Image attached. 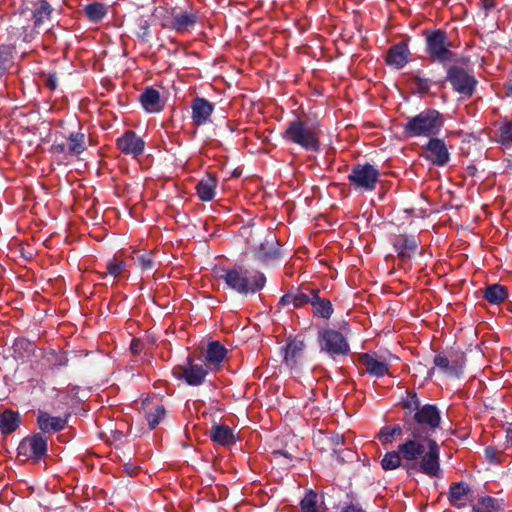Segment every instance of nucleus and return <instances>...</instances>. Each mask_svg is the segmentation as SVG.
Returning <instances> with one entry per match:
<instances>
[{
  "mask_svg": "<svg viewBox=\"0 0 512 512\" xmlns=\"http://www.w3.org/2000/svg\"><path fill=\"white\" fill-rule=\"evenodd\" d=\"M409 430L412 433V438L406 440L398 446L401 456L406 461L419 460L417 470L431 478L439 477L440 463H439V446L436 441L427 437H420L418 435V428L414 427V423H409Z\"/></svg>",
  "mask_w": 512,
  "mask_h": 512,
  "instance_id": "f257e3e1",
  "label": "nucleus"
},
{
  "mask_svg": "<svg viewBox=\"0 0 512 512\" xmlns=\"http://www.w3.org/2000/svg\"><path fill=\"white\" fill-rule=\"evenodd\" d=\"M220 278L230 289L245 295L260 291L266 283V277L263 273H252L240 266L223 270Z\"/></svg>",
  "mask_w": 512,
  "mask_h": 512,
  "instance_id": "f03ea898",
  "label": "nucleus"
},
{
  "mask_svg": "<svg viewBox=\"0 0 512 512\" xmlns=\"http://www.w3.org/2000/svg\"><path fill=\"white\" fill-rule=\"evenodd\" d=\"M443 123V117L437 110L426 109L408 119L404 133L407 137H431L440 132Z\"/></svg>",
  "mask_w": 512,
  "mask_h": 512,
  "instance_id": "7ed1b4c3",
  "label": "nucleus"
},
{
  "mask_svg": "<svg viewBox=\"0 0 512 512\" xmlns=\"http://www.w3.org/2000/svg\"><path fill=\"white\" fill-rule=\"evenodd\" d=\"M284 138L307 151H317L320 147L318 127L300 120L289 123Z\"/></svg>",
  "mask_w": 512,
  "mask_h": 512,
  "instance_id": "20e7f679",
  "label": "nucleus"
},
{
  "mask_svg": "<svg viewBox=\"0 0 512 512\" xmlns=\"http://www.w3.org/2000/svg\"><path fill=\"white\" fill-rule=\"evenodd\" d=\"M378 178L379 171L370 164H357L348 175L350 183L361 191L374 190Z\"/></svg>",
  "mask_w": 512,
  "mask_h": 512,
  "instance_id": "39448f33",
  "label": "nucleus"
},
{
  "mask_svg": "<svg viewBox=\"0 0 512 512\" xmlns=\"http://www.w3.org/2000/svg\"><path fill=\"white\" fill-rule=\"evenodd\" d=\"M319 345L321 350L331 357L347 355L350 351L345 337L339 331L333 329L319 332Z\"/></svg>",
  "mask_w": 512,
  "mask_h": 512,
  "instance_id": "423d86ee",
  "label": "nucleus"
},
{
  "mask_svg": "<svg viewBox=\"0 0 512 512\" xmlns=\"http://www.w3.org/2000/svg\"><path fill=\"white\" fill-rule=\"evenodd\" d=\"M207 374L206 364L196 363L191 357H188L183 365H178L173 369V375L177 379H183L190 386L201 385Z\"/></svg>",
  "mask_w": 512,
  "mask_h": 512,
  "instance_id": "0eeeda50",
  "label": "nucleus"
},
{
  "mask_svg": "<svg viewBox=\"0 0 512 512\" xmlns=\"http://www.w3.org/2000/svg\"><path fill=\"white\" fill-rule=\"evenodd\" d=\"M17 451L24 460L39 461L47 453V437L39 433L27 436L19 443Z\"/></svg>",
  "mask_w": 512,
  "mask_h": 512,
  "instance_id": "6e6552de",
  "label": "nucleus"
},
{
  "mask_svg": "<svg viewBox=\"0 0 512 512\" xmlns=\"http://www.w3.org/2000/svg\"><path fill=\"white\" fill-rule=\"evenodd\" d=\"M427 51L438 62L445 63L451 60L452 53L449 50V42L446 32L435 30L426 37Z\"/></svg>",
  "mask_w": 512,
  "mask_h": 512,
  "instance_id": "1a4fd4ad",
  "label": "nucleus"
},
{
  "mask_svg": "<svg viewBox=\"0 0 512 512\" xmlns=\"http://www.w3.org/2000/svg\"><path fill=\"white\" fill-rule=\"evenodd\" d=\"M465 361V355L461 351L438 354L434 358L435 366L451 377H458L462 373Z\"/></svg>",
  "mask_w": 512,
  "mask_h": 512,
  "instance_id": "9d476101",
  "label": "nucleus"
},
{
  "mask_svg": "<svg viewBox=\"0 0 512 512\" xmlns=\"http://www.w3.org/2000/svg\"><path fill=\"white\" fill-rule=\"evenodd\" d=\"M447 79L453 86L454 90L464 96H471L474 92L477 81L459 67H450L447 73Z\"/></svg>",
  "mask_w": 512,
  "mask_h": 512,
  "instance_id": "9b49d317",
  "label": "nucleus"
},
{
  "mask_svg": "<svg viewBox=\"0 0 512 512\" xmlns=\"http://www.w3.org/2000/svg\"><path fill=\"white\" fill-rule=\"evenodd\" d=\"M413 420L424 430L434 431L440 424L441 416L436 406L426 404L415 412Z\"/></svg>",
  "mask_w": 512,
  "mask_h": 512,
  "instance_id": "f8f14e48",
  "label": "nucleus"
},
{
  "mask_svg": "<svg viewBox=\"0 0 512 512\" xmlns=\"http://www.w3.org/2000/svg\"><path fill=\"white\" fill-rule=\"evenodd\" d=\"M214 104L202 97H196L191 102V119L195 126H203L211 121Z\"/></svg>",
  "mask_w": 512,
  "mask_h": 512,
  "instance_id": "ddd939ff",
  "label": "nucleus"
},
{
  "mask_svg": "<svg viewBox=\"0 0 512 512\" xmlns=\"http://www.w3.org/2000/svg\"><path fill=\"white\" fill-rule=\"evenodd\" d=\"M426 158L433 164L444 166L449 161L446 144L439 138H432L425 147Z\"/></svg>",
  "mask_w": 512,
  "mask_h": 512,
  "instance_id": "4468645a",
  "label": "nucleus"
},
{
  "mask_svg": "<svg viewBox=\"0 0 512 512\" xmlns=\"http://www.w3.org/2000/svg\"><path fill=\"white\" fill-rule=\"evenodd\" d=\"M145 143L141 137L137 136L133 131L125 132L120 138L117 139L118 149L127 155L134 157L142 154Z\"/></svg>",
  "mask_w": 512,
  "mask_h": 512,
  "instance_id": "2eb2a0df",
  "label": "nucleus"
},
{
  "mask_svg": "<svg viewBox=\"0 0 512 512\" xmlns=\"http://www.w3.org/2000/svg\"><path fill=\"white\" fill-rule=\"evenodd\" d=\"M227 349L218 341H212L208 344L206 351V366L211 371H216L220 368L222 361L225 359Z\"/></svg>",
  "mask_w": 512,
  "mask_h": 512,
  "instance_id": "dca6fc26",
  "label": "nucleus"
},
{
  "mask_svg": "<svg viewBox=\"0 0 512 512\" xmlns=\"http://www.w3.org/2000/svg\"><path fill=\"white\" fill-rule=\"evenodd\" d=\"M393 246L402 259L411 258L417 251L418 241L414 236L398 235L393 239Z\"/></svg>",
  "mask_w": 512,
  "mask_h": 512,
  "instance_id": "f3484780",
  "label": "nucleus"
},
{
  "mask_svg": "<svg viewBox=\"0 0 512 512\" xmlns=\"http://www.w3.org/2000/svg\"><path fill=\"white\" fill-rule=\"evenodd\" d=\"M471 489L467 483L459 482L451 485L449 501L456 508H463L471 500Z\"/></svg>",
  "mask_w": 512,
  "mask_h": 512,
  "instance_id": "a211bd4d",
  "label": "nucleus"
},
{
  "mask_svg": "<svg viewBox=\"0 0 512 512\" xmlns=\"http://www.w3.org/2000/svg\"><path fill=\"white\" fill-rule=\"evenodd\" d=\"M278 241L273 233H268L264 241L254 249L255 256L263 261L275 259L278 256Z\"/></svg>",
  "mask_w": 512,
  "mask_h": 512,
  "instance_id": "6ab92c4d",
  "label": "nucleus"
},
{
  "mask_svg": "<svg viewBox=\"0 0 512 512\" xmlns=\"http://www.w3.org/2000/svg\"><path fill=\"white\" fill-rule=\"evenodd\" d=\"M360 362L371 376L382 377L389 372V364L386 361L379 360L374 355L363 354L360 357Z\"/></svg>",
  "mask_w": 512,
  "mask_h": 512,
  "instance_id": "aec40b11",
  "label": "nucleus"
},
{
  "mask_svg": "<svg viewBox=\"0 0 512 512\" xmlns=\"http://www.w3.org/2000/svg\"><path fill=\"white\" fill-rule=\"evenodd\" d=\"M140 102L143 109L148 113H158L163 107L164 103L161 100L160 93L154 88H146L140 95Z\"/></svg>",
  "mask_w": 512,
  "mask_h": 512,
  "instance_id": "412c9836",
  "label": "nucleus"
},
{
  "mask_svg": "<svg viewBox=\"0 0 512 512\" xmlns=\"http://www.w3.org/2000/svg\"><path fill=\"white\" fill-rule=\"evenodd\" d=\"M409 49L406 44L400 43L390 48L386 62L388 65L393 66L396 69H401L408 62Z\"/></svg>",
  "mask_w": 512,
  "mask_h": 512,
  "instance_id": "4be33fe9",
  "label": "nucleus"
},
{
  "mask_svg": "<svg viewBox=\"0 0 512 512\" xmlns=\"http://www.w3.org/2000/svg\"><path fill=\"white\" fill-rule=\"evenodd\" d=\"M197 22V15L192 12H181L173 16L170 23H164V27L174 29L178 32L187 31Z\"/></svg>",
  "mask_w": 512,
  "mask_h": 512,
  "instance_id": "5701e85b",
  "label": "nucleus"
},
{
  "mask_svg": "<svg viewBox=\"0 0 512 512\" xmlns=\"http://www.w3.org/2000/svg\"><path fill=\"white\" fill-rule=\"evenodd\" d=\"M305 344L302 340L291 339L288 341L286 346L282 348L283 360L289 367H294L297 363V359L301 357L304 350Z\"/></svg>",
  "mask_w": 512,
  "mask_h": 512,
  "instance_id": "b1692460",
  "label": "nucleus"
},
{
  "mask_svg": "<svg viewBox=\"0 0 512 512\" xmlns=\"http://www.w3.org/2000/svg\"><path fill=\"white\" fill-rule=\"evenodd\" d=\"M39 429L44 433L57 432L66 425V420L61 417L50 416L47 413H40L37 417Z\"/></svg>",
  "mask_w": 512,
  "mask_h": 512,
  "instance_id": "393cba45",
  "label": "nucleus"
},
{
  "mask_svg": "<svg viewBox=\"0 0 512 512\" xmlns=\"http://www.w3.org/2000/svg\"><path fill=\"white\" fill-rule=\"evenodd\" d=\"M21 423L20 414L11 409H6L0 414V432L1 434H11Z\"/></svg>",
  "mask_w": 512,
  "mask_h": 512,
  "instance_id": "a878e982",
  "label": "nucleus"
},
{
  "mask_svg": "<svg viewBox=\"0 0 512 512\" xmlns=\"http://www.w3.org/2000/svg\"><path fill=\"white\" fill-rule=\"evenodd\" d=\"M505 502L491 496L479 499L478 504L472 507V512H504Z\"/></svg>",
  "mask_w": 512,
  "mask_h": 512,
  "instance_id": "bb28decb",
  "label": "nucleus"
},
{
  "mask_svg": "<svg viewBox=\"0 0 512 512\" xmlns=\"http://www.w3.org/2000/svg\"><path fill=\"white\" fill-rule=\"evenodd\" d=\"M217 178L209 174L197 184V194L202 201H211L215 196Z\"/></svg>",
  "mask_w": 512,
  "mask_h": 512,
  "instance_id": "cd10ccee",
  "label": "nucleus"
},
{
  "mask_svg": "<svg viewBox=\"0 0 512 512\" xmlns=\"http://www.w3.org/2000/svg\"><path fill=\"white\" fill-rule=\"evenodd\" d=\"M318 293L319 292L317 290H311V306L313 307L314 314L316 316L328 319L333 313L332 304L329 300L320 298Z\"/></svg>",
  "mask_w": 512,
  "mask_h": 512,
  "instance_id": "c85d7f7f",
  "label": "nucleus"
},
{
  "mask_svg": "<svg viewBox=\"0 0 512 512\" xmlns=\"http://www.w3.org/2000/svg\"><path fill=\"white\" fill-rule=\"evenodd\" d=\"M211 439L221 445H231L235 443L233 431L226 425H214L210 431Z\"/></svg>",
  "mask_w": 512,
  "mask_h": 512,
  "instance_id": "c756f323",
  "label": "nucleus"
},
{
  "mask_svg": "<svg viewBox=\"0 0 512 512\" xmlns=\"http://www.w3.org/2000/svg\"><path fill=\"white\" fill-rule=\"evenodd\" d=\"M280 303L283 305L292 304L294 307H302L308 303H312V294L311 290L309 293L304 291H299L297 293H288L282 296Z\"/></svg>",
  "mask_w": 512,
  "mask_h": 512,
  "instance_id": "7c9ffc66",
  "label": "nucleus"
},
{
  "mask_svg": "<svg viewBox=\"0 0 512 512\" xmlns=\"http://www.w3.org/2000/svg\"><path fill=\"white\" fill-rule=\"evenodd\" d=\"M508 296L507 290L500 284H493L486 288L484 298L491 304H500Z\"/></svg>",
  "mask_w": 512,
  "mask_h": 512,
  "instance_id": "2f4dec72",
  "label": "nucleus"
},
{
  "mask_svg": "<svg viewBox=\"0 0 512 512\" xmlns=\"http://www.w3.org/2000/svg\"><path fill=\"white\" fill-rule=\"evenodd\" d=\"M302 512H323V503L320 502L318 495L314 491L306 493L301 501Z\"/></svg>",
  "mask_w": 512,
  "mask_h": 512,
  "instance_id": "473e14b6",
  "label": "nucleus"
},
{
  "mask_svg": "<svg viewBox=\"0 0 512 512\" xmlns=\"http://www.w3.org/2000/svg\"><path fill=\"white\" fill-rule=\"evenodd\" d=\"M68 154L79 155L85 149V135L83 133H71L67 138Z\"/></svg>",
  "mask_w": 512,
  "mask_h": 512,
  "instance_id": "72a5a7b5",
  "label": "nucleus"
},
{
  "mask_svg": "<svg viewBox=\"0 0 512 512\" xmlns=\"http://www.w3.org/2000/svg\"><path fill=\"white\" fill-rule=\"evenodd\" d=\"M85 13L89 21L100 22L107 14V7L103 3L94 2L85 7Z\"/></svg>",
  "mask_w": 512,
  "mask_h": 512,
  "instance_id": "f704fd0d",
  "label": "nucleus"
},
{
  "mask_svg": "<svg viewBox=\"0 0 512 512\" xmlns=\"http://www.w3.org/2000/svg\"><path fill=\"white\" fill-rule=\"evenodd\" d=\"M52 12V8L48 2L42 0L37 5L33 11V19L36 27H39L41 24L45 22V20L49 19L50 14Z\"/></svg>",
  "mask_w": 512,
  "mask_h": 512,
  "instance_id": "c9c22d12",
  "label": "nucleus"
},
{
  "mask_svg": "<svg viewBox=\"0 0 512 512\" xmlns=\"http://www.w3.org/2000/svg\"><path fill=\"white\" fill-rule=\"evenodd\" d=\"M401 453L398 451H391L384 455L381 460V467L385 470H395L401 465Z\"/></svg>",
  "mask_w": 512,
  "mask_h": 512,
  "instance_id": "e433bc0d",
  "label": "nucleus"
},
{
  "mask_svg": "<svg viewBox=\"0 0 512 512\" xmlns=\"http://www.w3.org/2000/svg\"><path fill=\"white\" fill-rule=\"evenodd\" d=\"M498 141L509 148L512 146V122H503L498 129Z\"/></svg>",
  "mask_w": 512,
  "mask_h": 512,
  "instance_id": "4c0bfd02",
  "label": "nucleus"
},
{
  "mask_svg": "<svg viewBox=\"0 0 512 512\" xmlns=\"http://www.w3.org/2000/svg\"><path fill=\"white\" fill-rule=\"evenodd\" d=\"M134 263L139 266L142 271L151 270L154 267V261L150 254L136 253L132 256Z\"/></svg>",
  "mask_w": 512,
  "mask_h": 512,
  "instance_id": "58836bf2",
  "label": "nucleus"
},
{
  "mask_svg": "<svg viewBox=\"0 0 512 512\" xmlns=\"http://www.w3.org/2000/svg\"><path fill=\"white\" fill-rule=\"evenodd\" d=\"M165 415V409L162 405H157L153 412L147 414V421L151 429H154Z\"/></svg>",
  "mask_w": 512,
  "mask_h": 512,
  "instance_id": "ea45409f",
  "label": "nucleus"
},
{
  "mask_svg": "<svg viewBox=\"0 0 512 512\" xmlns=\"http://www.w3.org/2000/svg\"><path fill=\"white\" fill-rule=\"evenodd\" d=\"M11 53L5 46H0V79L6 74L11 63Z\"/></svg>",
  "mask_w": 512,
  "mask_h": 512,
  "instance_id": "a19ab883",
  "label": "nucleus"
},
{
  "mask_svg": "<svg viewBox=\"0 0 512 512\" xmlns=\"http://www.w3.org/2000/svg\"><path fill=\"white\" fill-rule=\"evenodd\" d=\"M410 85L417 92L425 93L430 89V80L427 78H423L418 75H415V76L411 77Z\"/></svg>",
  "mask_w": 512,
  "mask_h": 512,
  "instance_id": "79ce46f5",
  "label": "nucleus"
},
{
  "mask_svg": "<svg viewBox=\"0 0 512 512\" xmlns=\"http://www.w3.org/2000/svg\"><path fill=\"white\" fill-rule=\"evenodd\" d=\"M126 264L124 261L118 260L114 257L107 263V272L113 277H118L125 270Z\"/></svg>",
  "mask_w": 512,
  "mask_h": 512,
  "instance_id": "37998d69",
  "label": "nucleus"
},
{
  "mask_svg": "<svg viewBox=\"0 0 512 512\" xmlns=\"http://www.w3.org/2000/svg\"><path fill=\"white\" fill-rule=\"evenodd\" d=\"M401 433V428L399 426L395 427H385L381 430L379 439L382 443H388L391 441V438L395 435H399Z\"/></svg>",
  "mask_w": 512,
  "mask_h": 512,
  "instance_id": "c03bdc74",
  "label": "nucleus"
},
{
  "mask_svg": "<svg viewBox=\"0 0 512 512\" xmlns=\"http://www.w3.org/2000/svg\"><path fill=\"white\" fill-rule=\"evenodd\" d=\"M404 406L411 411H418L420 409V401L416 394L411 395L405 402Z\"/></svg>",
  "mask_w": 512,
  "mask_h": 512,
  "instance_id": "a18cd8bd",
  "label": "nucleus"
},
{
  "mask_svg": "<svg viewBox=\"0 0 512 512\" xmlns=\"http://www.w3.org/2000/svg\"><path fill=\"white\" fill-rule=\"evenodd\" d=\"M139 36L143 39L147 38V35H148V23H147V20L145 19H140L139 20Z\"/></svg>",
  "mask_w": 512,
  "mask_h": 512,
  "instance_id": "49530a36",
  "label": "nucleus"
},
{
  "mask_svg": "<svg viewBox=\"0 0 512 512\" xmlns=\"http://www.w3.org/2000/svg\"><path fill=\"white\" fill-rule=\"evenodd\" d=\"M481 7L485 11V13L488 14L491 10H493L496 7V1L495 0H481Z\"/></svg>",
  "mask_w": 512,
  "mask_h": 512,
  "instance_id": "de8ad7c7",
  "label": "nucleus"
},
{
  "mask_svg": "<svg viewBox=\"0 0 512 512\" xmlns=\"http://www.w3.org/2000/svg\"><path fill=\"white\" fill-rule=\"evenodd\" d=\"M52 149L57 153H68L67 143H56L52 146Z\"/></svg>",
  "mask_w": 512,
  "mask_h": 512,
  "instance_id": "09e8293b",
  "label": "nucleus"
},
{
  "mask_svg": "<svg viewBox=\"0 0 512 512\" xmlns=\"http://www.w3.org/2000/svg\"><path fill=\"white\" fill-rule=\"evenodd\" d=\"M341 512H366V511L358 505L350 504V505L344 507Z\"/></svg>",
  "mask_w": 512,
  "mask_h": 512,
  "instance_id": "8fccbe9b",
  "label": "nucleus"
},
{
  "mask_svg": "<svg viewBox=\"0 0 512 512\" xmlns=\"http://www.w3.org/2000/svg\"><path fill=\"white\" fill-rule=\"evenodd\" d=\"M485 455L490 461H495L497 459L496 457V449L493 447H487L485 449Z\"/></svg>",
  "mask_w": 512,
  "mask_h": 512,
  "instance_id": "3c124183",
  "label": "nucleus"
},
{
  "mask_svg": "<svg viewBox=\"0 0 512 512\" xmlns=\"http://www.w3.org/2000/svg\"><path fill=\"white\" fill-rule=\"evenodd\" d=\"M26 346L27 348H29L30 350H32V344L24 339H18L16 340L15 342V347H24Z\"/></svg>",
  "mask_w": 512,
  "mask_h": 512,
  "instance_id": "603ef678",
  "label": "nucleus"
},
{
  "mask_svg": "<svg viewBox=\"0 0 512 512\" xmlns=\"http://www.w3.org/2000/svg\"><path fill=\"white\" fill-rule=\"evenodd\" d=\"M131 350L133 353L137 354L141 351V344L138 340H133L131 343Z\"/></svg>",
  "mask_w": 512,
  "mask_h": 512,
  "instance_id": "864d4df0",
  "label": "nucleus"
},
{
  "mask_svg": "<svg viewBox=\"0 0 512 512\" xmlns=\"http://www.w3.org/2000/svg\"><path fill=\"white\" fill-rule=\"evenodd\" d=\"M506 441L512 447V423L506 430Z\"/></svg>",
  "mask_w": 512,
  "mask_h": 512,
  "instance_id": "5fc2aeb1",
  "label": "nucleus"
},
{
  "mask_svg": "<svg viewBox=\"0 0 512 512\" xmlns=\"http://www.w3.org/2000/svg\"><path fill=\"white\" fill-rule=\"evenodd\" d=\"M277 453H278V454H283V455H285V456H286V454H285V453H283V452H281V451H277Z\"/></svg>",
  "mask_w": 512,
  "mask_h": 512,
  "instance_id": "6e6d98bb",
  "label": "nucleus"
}]
</instances>
